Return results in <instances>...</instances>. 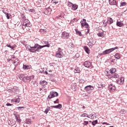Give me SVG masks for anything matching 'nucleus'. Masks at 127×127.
<instances>
[{"label": "nucleus", "instance_id": "f257e3e1", "mask_svg": "<svg viewBox=\"0 0 127 127\" xmlns=\"http://www.w3.org/2000/svg\"><path fill=\"white\" fill-rule=\"evenodd\" d=\"M41 43L43 44L46 45L41 46L38 45V44H35L33 47L30 46V48H29V51L30 52L35 53V52H39V50H40V49H42V48H44V47H50V44H49V42L43 40L41 41Z\"/></svg>", "mask_w": 127, "mask_h": 127}, {"label": "nucleus", "instance_id": "f03ea898", "mask_svg": "<svg viewBox=\"0 0 127 127\" xmlns=\"http://www.w3.org/2000/svg\"><path fill=\"white\" fill-rule=\"evenodd\" d=\"M7 91L8 93H11V94H13V95H17L18 92H19V89H18V87L17 86H13L12 88H8Z\"/></svg>", "mask_w": 127, "mask_h": 127}, {"label": "nucleus", "instance_id": "7ed1b4c3", "mask_svg": "<svg viewBox=\"0 0 127 127\" xmlns=\"http://www.w3.org/2000/svg\"><path fill=\"white\" fill-rule=\"evenodd\" d=\"M57 58H62L64 56V53H63V50L61 48H59L57 51L56 52L55 55Z\"/></svg>", "mask_w": 127, "mask_h": 127}, {"label": "nucleus", "instance_id": "20e7f679", "mask_svg": "<svg viewBox=\"0 0 127 127\" xmlns=\"http://www.w3.org/2000/svg\"><path fill=\"white\" fill-rule=\"evenodd\" d=\"M22 25V29L23 30H24L26 27H31L32 26V25H31V23H30L28 19L24 20L23 22Z\"/></svg>", "mask_w": 127, "mask_h": 127}, {"label": "nucleus", "instance_id": "39448f33", "mask_svg": "<svg viewBox=\"0 0 127 127\" xmlns=\"http://www.w3.org/2000/svg\"><path fill=\"white\" fill-rule=\"evenodd\" d=\"M116 49H119V47H116L115 48L106 50L105 51H103L102 53L100 54V55L102 56L103 55H107L108 54H110L111 52H113V51H114V50H116Z\"/></svg>", "mask_w": 127, "mask_h": 127}, {"label": "nucleus", "instance_id": "423d86ee", "mask_svg": "<svg viewBox=\"0 0 127 127\" xmlns=\"http://www.w3.org/2000/svg\"><path fill=\"white\" fill-rule=\"evenodd\" d=\"M80 117L82 118H88L89 119H91V120H95V117L96 116L95 114H90L89 116V115L87 113H83L80 115Z\"/></svg>", "mask_w": 127, "mask_h": 127}, {"label": "nucleus", "instance_id": "0eeeda50", "mask_svg": "<svg viewBox=\"0 0 127 127\" xmlns=\"http://www.w3.org/2000/svg\"><path fill=\"white\" fill-rule=\"evenodd\" d=\"M33 79H34V75L25 76L22 78V81L23 82H24V83H27L28 82H30V81L33 80Z\"/></svg>", "mask_w": 127, "mask_h": 127}, {"label": "nucleus", "instance_id": "6e6552de", "mask_svg": "<svg viewBox=\"0 0 127 127\" xmlns=\"http://www.w3.org/2000/svg\"><path fill=\"white\" fill-rule=\"evenodd\" d=\"M61 37L62 39H68L70 37V33L64 31L62 33Z\"/></svg>", "mask_w": 127, "mask_h": 127}, {"label": "nucleus", "instance_id": "1a4fd4ad", "mask_svg": "<svg viewBox=\"0 0 127 127\" xmlns=\"http://www.w3.org/2000/svg\"><path fill=\"white\" fill-rule=\"evenodd\" d=\"M80 24L81 26V28H89V24L87 23L85 19H82V20L80 21Z\"/></svg>", "mask_w": 127, "mask_h": 127}, {"label": "nucleus", "instance_id": "9d476101", "mask_svg": "<svg viewBox=\"0 0 127 127\" xmlns=\"http://www.w3.org/2000/svg\"><path fill=\"white\" fill-rule=\"evenodd\" d=\"M13 115L15 117L16 122H17V123H18L19 124H20V123H21V119H20V115L18 114V113L14 111Z\"/></svg>", "mask_w": 127, "mask_h": 127}, {"label": "nucleus", "instance_id": "9b49d317", "mask_svg": "<svg viewBox=\"0 0 127 127\" xmlns=\"http://www.w3.org/2000/svg\"><path fill=\"white\" fill-rule=\"evenodd\" d=\"M83 65L86 68H94L93 65L92 64V63H91L89 61H86L83 63Z\"/></svg>", "mask_w": 127, "mask_h": 127}, {"label": "nucleus", "instance_id": "f8f14e48", "mask_svg": "<svg viewBox=\"0 0 127 127\" xmlns=\"http://www.w3.org/2000/svg\"><path fill=\"white\" fill-rule=\"evenodd\" d=\"M58 93L56 91H51L48 98L50 100L51 99L55 98V97H58Z\"/></svg>", "mask_w": 127, "mask_h": 127}, {"label": "nucleus", "instance_id": "ddd939ff", "mask_svg": "<svg viewBox=\"0 0 127 127\" xmlns=\"http://www.w3.org/2000/svg\"><path fill=\"white\" fill-rule=\"evenodd\" d=\"M112 23H114V20L113 19V18H111V17H108L107 18V21L105 22V21H104L103 22V25L104 26H107V25L108 24H112Z\"/></svg>", "mask_w": 127, "mask_h": 127}, {"label": "nucleus", "instance_id": "4468645a", "mask_svg": "<svg viewBox=\"0 0 127 127\" xmlns=\"http://www.w3.org/2000/svg\"><path fill=\"white\" fill-rule=\"evenodd\" d=\"M108 88L110 93H113V92H115V91H116L117 89V88L116 87V85L112 83L109 85Z\"/></svg>", "mask_w": 127, "mask_h": 127}, {"label": "nucleus", "instance_id": "2eb2a0df", "mask_svg": "<svg viewBox=\"0 0 127 127\" xmlns=\"http://www.w3.org/2000/svg\"><path fill=\"white\" fill-rule=\"evenodd\" d=\"M52 11V9L50 7L45 8L44 9V13L46 15H50Z\"/></svg>", "mask_w": 127, "mask_h": 127}, {"label": "nucleus", "instance_id": "dca6fc26", "mask_svg": "<svg viewBox=\"0 0 127 127\" xmlns=\"http://www.w3.org/2000/svg\"><path fill=\"white\" fill-rule=\"evenodd\" d=\"M107 77L108 79H111V80H112L113 78H115V79H117L119 78L120 76L119 75V74H118V73H113L112 74L107 75Z\"/></svg>", "mask_w": 127, "mask_h": 127}, {"label": "nucleus", "instance_id": "f3484780", "mask_svg": "<svg viewBox=\"0 0 127 127\" xmlns=\"http://www.w3.org/2000/svg\"><path fill=\"white\" fill-rule=\"evenodd\" d=\"M94 89L95 88L92 85H87L84 87V90L86 92H89V91L94 90Z\"/></svg>", "mask_w": 127, "mask_h": 127}, {"label": "nucleus", "instance_id": "a211bd4d", "mask_svg": "<svg viewBox=\"0 0 127 127\" xmlns=\"http://www.w3.org/2000/svg\"><path fill=\"white\" fill-rule=\"evenodd\" d=\"M109 0V3L110 4V5H116V6H118V1L116 0Z\"/></svg>", "mask_w": 127, "mask_h": 127}, {"label": "nucleus", "instance_id": "6ab92c4d", "mask_svg": "<svg viewBox=\"0 0 127 127\" xmlns=\"http://www.w3.org/2000/svg\"><path fill=\"white\" fill-rule=\"evenodd\" d=\"M125 82V77H121L118 79V83L120 85H123L124 84V82Z\"/></svg>", "mask_w": 127, "mask_h": 127}, {"label": "nucleus", "instance_id": "aec40b11", "mask_svg": "<svg viewBox=\"0 0 127 127\" xmlns=\"http://www.w3.org/2000/svg\"><path fill=\"white\" fill-rule=\"evenodd\" d=\"M97 36L98 37H101L102 38H104V37H106V34L105 33V32H102L97 33Z\"/></svg>", "mask_w": 127, "mask_h": 127}, {"label": "nucleus", "instance_id": "412c9836", "mask_svg": "<svg viewBox=\"0 0 127 127\" xmlns=\"http://www.w3.org/2000/svg\"><path fill=\"white\" fill-rule=\"evenodd\" d=\"M40 84L41 85V86H43V87L46 86L47 84H48V82L45 80H41L40 81Z\"/></svg>", "mask_w": 127, "mask_h": 127}, {"label": "nucleus", "instance_id": "4be33fe9", "mask_svg": "<svg viewBox=\"0 0 127 127\" xmlns=\"http://www.w3.org/2000/svg\"><path fill=\"white\" fill-rule=\"evenodd\" d=\"M7 47H9V48H11L12 50H14V48L16 47V45H14L13 46H11V44H7L6 45Z\"/></svg>", "mask_w": 127, "mask_h": 127}, {"label": "nucleus", "instance_id": "5701e85b", "mask_svg": "<svg viewBox=\"0 0 127 127\" xmlns=\"http://www.w3.org/2000/svg\"><path fill=\"white\" fill-rule=\"evenodd\" d=\"M51 108H54V109H61L62 108V104H59L56 106H52Z\"/></svg>", "mask_w": 127, "mask_h": 127}, {"label": "nucleus", "instance_id": "b1692460", "mask_svg": "<svg viewBox=\"0 0 127 127\" xmlns=\"http://www.w3.org/2000/svg\"><path fill=\"white\" fill-rule=\"evenodd\" d=\"M39 91H43L44 93H46V92H47V87L43 86L42 88L39 89Z\"/></svg>", "mask_w": 127, "mask_h": 127}, {"label": "nucleus", "instance_id": "393cba45", "mask_svg": "<svg viewBox=\"0 0 127 127\" xmlns=\"http://www.w3.org/2000/svg\"><path fill=\"white\" fill-rule=\"evenodd\" d=\"M78 6L76 4H73L71 7V9L72 10H77L78 9Z\"/></svg>", "mask_w": 127, "mask_h": 127}, {"label": "nucleus", "instance_id": "a878e982", "mask_svg": "<svg viewBox=\"0 0 127 127\" xmlns=\"http://www.w3.org/2000/svg\"><path fill=\"white\" fill-rule=\"evenodd\" d=\"M31 68V66L30 65H26L25 64L23 65V68L24 70H29Z\"/></svg>", "mask_w": 127, "mask_h": 127}, {"label": "nucleus", "instance_id": "bb28decb", "mask_svg": "<svg viewBox=\"0 0 127 127\" xmlns=\"http://www.w3.org/2000/svg\"><path fill=\"white\" fill-rule=\"evenodd\" d=\"M11 102H13L14 103H17V104H18V103H20V99L19 98L17 99H12Z\"/></svg>", "mask_w": 127, "mask_h": 127}, {"label": "nucleus", "instance_id": "cd10ccee", "mask_svg": "<svg viewBox=\"0 0 127 127\" xmlns=\"http://www.w3.org/2000/svg\"><path fill=\"white\" fill-rule=\"evenodd\" d=\"M116 71H117V70L116 69V68H115L114 67L111 68L109 70L110 72L111 73L110 75L115 74V73H116Z\"/></svg>", "mask_w": 127, "mask_h": 127}, {"label": "nucleus", "instance_id": "c85d7f7f", "mask_svg": "<svg viewBox=\"0 0 127 127\" xmlns=\"http://www.w3.org/2000/svg\"><path fill=\"white\" fill-rule=\"evenodd\" d=\"M21 19L23 20V21H24V20H27L26 19V17L25 16V13H21Z\"/></svg>", "mask_w": 127, "mask_h": 127}, {"label": "nucleus", "instance_id": "c756f323", "mask_svg": "<svg viewBox=\"0 0 127 127\" xmlns=\"http://www.w3.org/2000/svg\"><path fill=\"white\" fill-rule=\"evenodd\" d=\"M75 21V22H78V19L74 18L73 19H72L69 23L70 25H72V24H73V23H74Z\"/></svg>", "mask_w": 127, "mask_h": 127}, {"label": "nucleus", "instance_id": "7c9ffc66", "mask_svg": "<svg viewBox=\"0 0 127 127\" xmlns=\"http://www.w3.org/2000/svg\"><path fill=\"white\" fill-rule=\"evenodd\" d=\"M75 31L77 35H79V36L81 37L83 36V35L82 34L81 31H79L78 29H75Z\"/></svg>", "mask_w": 127, "mask_h": 127}, {"label": "nucleus", "instance_id": "2f4dec72", "mask_svg": "<svg viewBox=\"0 0 127 127\" xmlns=\"http://www.w3.org/2000/svg\"><path fill=\"white\" fill-rule=\"evenodd\" d=\"M116 25L119 26V27H122V26H124V23L122 22H119L118 21L117 22Z\"/></svg>", "mask_w": 127, "mask_h": 127}, {"label": "nucleus", "instance_id": "473e14b6", "mask_svg": "<svg viewBox=\"0 0 127 127\" xmlns=\"http://www.w3.org/2000/svg\"><path fill=\"white\" fill-rule=\"evenodd\" d=\"M13 64L15 66H18L19 64V62L18 61V59H16L14 62H13Z\"/></svg>", "mask_w": 127, "mask_h": 127}, {"label": "nucleus", "instance_id": "72a5a7b5", "mask_svg": "<svg viewBox=\"0 0 127 127\" xmlns=\"http://www.w3.org/2000/svg\"><path fill=\"white\" fill-rule=\"evenodd\" d=\"M84 49L85 52H86L87 53V54H90V49H89V48H88V47L85 46L84 47Z\"/></svg>", "mask_w": 127, "mask_h": 127}, {"label": "nucleus", "instance_id": "f704fd0d", "mask_svg": "<svg viewBox=\"0 0 127 127\" xmlns=\"http://www.w3.org/2000/svg\"><path fill=\"white\" fill-rule=\"evenodd\" d=\"M86 120H87V119H84L83 120V123H82V125H83V126H87V125H89V122L88 121H86Z\"/></svg>", "mask_w": 127, "mask_h": 127}, {"label": "nucleus", "instance_id": "c9c22d12", "mask_svg": "<svg viewBox=\"0 0 127 127\" xmlns=\"http://www.w3.org/2000/svg\"><path fill=\"white\" fill-rule=\"evenodd\" d=\"M114 56L116 59H121V54H120L119 53H116Z\"/></svg>", "mask_w": 127, "mask_h": 127}, {"label": "nucleus", "instance_id": "e433bc0d", "mask_svg": "<svg viewBox=\"0 0 127 127\" xmlns=\"http://www.w3.org/2000/svg\"><path fill=\"white\" fill-rule=\"evenodd\" d=\"M81 71L80 70V68L78 67H75V68L74 70V73H80Z\"/></svg>", "mask_w": 127, "mask_h": 127}, {"label": "nucleus", "instance_id": "4c0bfd02", "mask_svg": "<svg viewBox=\"0 0 127 127\" xmlns=\"http://www.w3.org/2000/svg\"><path fill=\"white\" fill-rule=\"evenodd\" d=\"M26 122L27 124H28V125H30L31 124H32V121H31V119H27L26 120Z\"/></svg>", "mask_w": 127, "mask_h": 127}, {"label": "nucleus", "instance_id": "58836bf2", "mask_svg": "<svg viewBox=\"0 0 127 127\" xmlns=\"http://www.w3.org/2000/svg\"><path fill=\"white\" fill-rule=\"evenodd\" d=\"M50 107H48L46 108V110L44 111V113L45 114H46V115H47V114H48V112H49V111H50Z\"/></svg>", "mask_w": 127, "mask_h": 127}, {"label": "nucleus", "instance_id": "ea45409f", "mask_svg": "<svg viewBox=\"0 0 127 127\" xmlns=\"http://www.w3.org/2000/svg\"><path fill=\"white\" fill-rule=\"evenodd\" d=\"M6 16L7 19H9V18H11L12 17V16H11V14L7 13L6 14Z\"/></svg>", "mask_w": 127, "mask_h": 127}, {"label": "nucleus", "instance_id": "a19ab883", "mask_svg": "<svg viewBox=\"0 0 127 127\" xmlns=\"http://www.w3.org/2000/svg\"><path fill=\"white\" fill-rule=\"evenodd\" d=\"M8 123L9 126H10V127H12V126H14V123H13L11 121L9 120Z\"/></svg>", "mask_w": 127, "mask_h": 127}, {"label": "nucleus", "instance_id": "79ce46f5", "mask_svg": "<svg viewBox=\"0 0 127 127\" xmlns=\"http://www.w3.org/2000/svg\"><path fill=\"white\" fill-rule=\"evenodd\" d=\"M126 5H127V3L126 2L122 1L120 3V7L126 6Z\"/></svg>", "mask_w": 127, "mask_h": 127}, {"label": "nucleus", "instance_id": "37998d69", "mask_svg": "<svg viewBox=\"0 0 127 127\" xmlns=\"http://www.w3.org/2000/svg\"><path fill=\"white\" fill-rule=\"evenodd\" d=\"M24 74H21L19 75V79H20V80H22V79H23V78H24Z\"/></svg>", "mask_w": 127, "mask_h": 127}, {"label": "nucleus", "instance_id": "c03bdc74", "mask_svg": "<svg viewBox=\"0 0 127 127\" xmlns=\"http://www.w3.org/2000/svg\"><path fill=\"white\" fill-rule=\"evenodd\" d=\"M92 126H95V125H98V120L93 121L92 122Z\"/></svg>", "mask_w": 127, "mask_h": 127}, {"label": "nucleus", "instance_id": "a18cd8bd", "mask_svg": "<svg viewBox=\"0 0 127 127\" xmlns=\"http://www.w3.org/2000/svg\"><path fill=\"white\" fill-rule=\"evenodd\" d=\"M67 4H68V6L69 7H72V6H73V5L74 4H73L72 2H70V1H68L67 2Z\"/></svg>", "mask_w": 127, "mask_h": 127}, {"label": "nucleus", "instance_id": "49530a36", "mask_svg": "<svg viewBox=\"0 0 127 127\" xmlns=\"http://www.w3.org/2000/svg\"><path fill=\"white\" fill-rule=\"evenodd\" d=\"M116 60H112L111 61V64L113 65H115V64H117V62H115Z\"/></svg>", "mask_w": 127, "mask_h": 127}, {"label": "nucleus", "instance_id": "de8ad7c7", "mask_svg": "<svg viewBox=\"0 0 127 127\" xmlns=\"http://www.w3.org/2000/svg\"><path fill=\"white\" fill-rule=\"evenodd\" d=\"M125 113H126V110H121L120 111V113L122 114L123 115L125 114Z\"/></svg>", "mask_w": 127, "mask_h": 127}, {"label": "nucleus", "instance_id": "09e8293b", "mask_svg": "<svg viewBox=\"0 0 127 127\" xmlns=\"http://www.w3.org/2000/svg\"><path fill=\"white\" fill-rule=\"evenodd\" d=\"M54 104H59V99H57V100L54 101Z\"/></svg>", "mask_w": 127, "mask_h": 127}, {"label": "nucleus", "instance_id": "8fccbe9b", "mask_svg": "<svg viewBox=\"0 0 127 127\" xmlns=\"http://www.w3.org/2000/svg\"><path fill=\"white\" fill-rule=\"evenodd\" d=\"M30 12H35V10L34 9H30L29 10Z\"/></svg>", "mask_w": 127, "mask_h": 127}, {"label": "nucleus", "instance_id": "3c124183", "mask_svg": "<svg viewBox=\"0 0 127 127\" xmlns=\"http://www.w3.org/2000/svg\"><path fill=\"white\" fill-rule=\"evenodd\" d=\"M41 32H43V33H45L46 32V30L41 29L40 30Z\"/></svg>", "mask_w": 127, "mask_h": 127}, {"label": "nucleus", "instance_id": "603ef678", "mask_svg": "<svg viewBox=\"0 0 127 127\" xmlns=\"http://www.w3.org/2000/svg\"><path fill=\"white\" fill-rule=\"evenodd\" d=\"M21 43L23 44V45H26V42H25V41H21Z\"/></svg>", "mask_w": 127, "mask_h": 127}, {"label": "nucleus", "instance_id": "864d4df0", "mask_svg": "<svg viewBox=\"0 0 127 127\" xmlns=\"http://www.w3.org/2000/svg\"><path fill=\"white\" fill-rule=\"evenodd\" d=\"M6 106H7V107H10V106H12V104H10V103H7L6 104Z\"/></svg>", "mask_w": 127, "mask_h": 127}, {"label": "nucleus", "instance_id": "5fc2aeb1", "mask_svg": "<svg viewBox=\"0 0 127 127\" xmlns=\"http://www.w3.org/2000/svg\"><path fill=\"white\" fill-rule=\"evenodd\" d=\"M11 59H12V61H13V60L15 59V57L14 56H12Z\"/></svg>", "mask_w": 127, "mask_h": 127}, {"label": "nucleus", "instance_id": "6e6d98bb", "mask_svg": "<svg viewBox=\"0 0 127 127\" xmlns=\"http://www.w3.org/2000/svg\"><path fill=\"white\" fill-rule=\"evenodd\" d=\"M100 86H101L102 88H104L106 86V85L104 84H101Z\"/></svg>", "mask_w": 127, "mask_h": 127}, {"label": "nucleus", "instance_id": "4d7b16f0", "mask_svg": "<svg viewBox=\"0 0 127 127\" xmlns=\"http://www.w3.org/2000/svg\"><path fill=\"white\" fill-rule=\"evenodd\" d=\"M7 61H8V62H9L10 61H12V59H8L7 60Z\"/></svg>", "mask_w": 127, "mask_h": 127}, {"label": "nucleus", "instance_id": "13d9d810", "mask_svg": "<svg viewBox=\"0 0 127 127\" xmlns=\"http://www.w3.org/2000/svg\"><path fill=\"white\" fill-rule=\"evenodd\" d=\"M102 125H106V126H108L109 124L106 122L102 123Z\"/></svg>", "mask_w": 127, "mask_h": 127}, {"label": "nucleus", "instance_id": "bf43d9fd", "mask_svg": "<svg viewBox=\"0 0 127 127\" xmlns=\"http://www.w3.org/2000/svg\"><path fill=\"white\" fill-rule=\"evenodd\" d=\"M58 2H59V1H55V2H53V3H55V4H57V3H58Z\"/></svg>", "mask_w": 127, "mask_h": 127}, {"label": "nucleus", "instance_id": "052dcab7", "mask_svg": "<svg viewBox=\"0 0 127 127\" xmlns=\"http://www.w3.org/2000/svg\"><path fill=\"white\" fill-rule=\"evenodd\" d=\"M2 12H3V13H4L5 14H6V13H6V11H5V10H4V9H3L2 10Z\"/></svg>", "mask_w": 127, "mask_h": 127}, {"label": "nucleus", "instance_id": "680f3d73", "mask_svg": "<svg viewBox=\"0 0 127 127\" xmlns=\"http://www.w3.org/2000/svg\"><path fill=\"white\" fill-rule=\"evenodd\" d=\"M89 32H90V29H88L87 30V31L86 32V34H88V33H89Z\"/></svg>", "mask_w": 127, "mask_h": 127}, {"label": "nucleus", "instance_id": "e2e57ef3", "mask_svg": "<svg viewBox=\"0 0 127 127\" xmlns=\"http://www.w3.org/2000/svg\"><path fill=\"white\" fill-rule=\"evenodd\" d=\"M24 108V107H18L17 109H22Z\"/></svg>", "mask_w": 127, "mask_h": 127}, {"label": "nucleus", "instance_id": "0e129e2a", "mask_svg": "<svg viewBox=\"0 0 127 127\" xmlns=\"http://www.w3.org/2000/svg\"><path fill=\"white\" fill-rule=\"evenodd\" d=\"M8 52V51H4V53H5V54H7Z\"/></svg>", "mask_w": 127, "mask_h": 127}, {"label": "nucleus", "instance_id": "69168bd1", "mask_svg": "<svg viewBox=\"0 0 127 127\" xmlns=\"http://www.w3.org/2000/svg\"><path fill=\"white\" fill-rule=\"evenodd\" d=\"M82 109H83V110H84V109H86V107L83 106V107H82Z\"/></svg>", "mask_w": 127, "mask_h": 127}, {"label": "nucleus", "instance_id": "338daca9", "mask_svg": "<svg viewBox=\"0 0 127 127\" xmlns=\"http://www.w3.org/2000/svg\"><path fill=\"white\" fill-rule=\"evenodd\" d=\"M59 17H61V15H59L57 17V18H59Z\"/></svg>", "mask_w": 127, "mask_h": 127}, {"label": "nucleus", "instance_id": "774afa93", "mask_svg": "<svg viewBox=\"0 0 127 127\" xmlns=\"http://www.w3.org/2000/svg\"><path fill=\"white\" fill-rule=\"evenodd\" d=\"M71 47H74V45L73 44H71Z\"/></svg>", "mask_w": 127, "mask_h": 127}]
</instances>
